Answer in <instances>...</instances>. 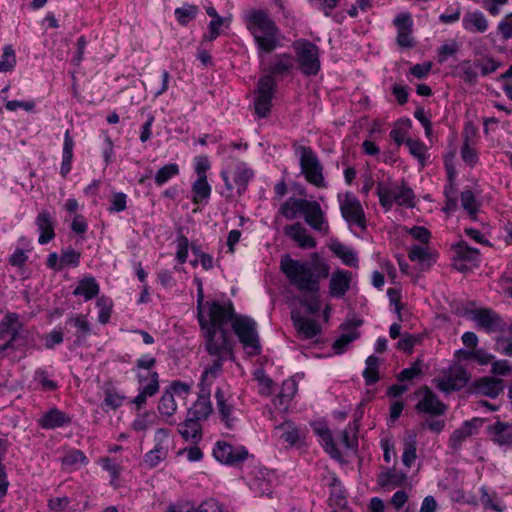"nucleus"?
<instances>
[{
  "label": "nucleus",
  "mask_w": 512,
  "mask_h": 512,
  "mask_svg": "<svg viewBox=\"0 0 512 512\" xmlns=\"http://www.w3.org/2000/svg\"><path fill=\"white\" fill-rule=\"evenodd\" d=\"M96 306L99 309L98 320L102 324H106L111 316L112 301L110 298L101 296L97 299Z\"/></svg>",
  "instance_id": "obj_60"
},
{
  "label": "nucleus",
  "mask_w": 512,
  "mask_h": 512,
  "mask_svg": "<svg viewBox=\"0 0 512 512\" xmlns=\"http://www.w3.org/2000/svg\"><path fill=\"white\" fill-rule=\"evenodd\" d=\"M99 465L103 470L109 473L112 481L118 479L123 470L122 460H118L116 458H101L99 460Z\"/></svg>",
  "instance_id": "obj_55"
},
{
  "label": "nucleus",
  "mask_w": 512,
  "mask_h": 512,
  "mask_svg": "<svg viewBox=\"0 0 512 512\" xmlns=\"http://www.w3.org/2000/svg\"><path fill=\"white\" fill-rule=\"evenodd\" d=\"M231 323L234 333L239 339L243 349L249 356H257L262 352L259 334L257 331V323L254 319L236 315L232 306V316L228 320Z\"/></svg>",
  "instance_id": "obj_5"
},
{
  "label": "nucleus",
  "mask_w": 512,
  "mask_h": 512,
  "mask_svg": "<svg viewBox=\"0 0 512 512\" xmlns=\"http://www.w3.org/2000/svg\"><path fill=\"white\" fill-rule=\"evenodd\" d=\"M87 463V457L82 451L78 449L68 450L62 458V465L70 470L80 469Z\"/></svg>",
  "instance_id": "obj_43"
},
{
  "label": "nucleus",
  "mask_w": 512,
  "mask_h": 512,
  "mask_svg": "<svg viewBox=\"0 0 512 512\" xmlns=\"http://www.w3.org/2000/svg\"><path fill=\"white\" fill-rule=\"evenodd\" d=\"M453 250L455 253L454 266L460 271H466L480 262L479 250L470 247L465 241L453 245Z\"/></svg>",
  "instance_id": "obj_16"
},
{
  "label": "nucleus",
  "mask_w": 512,
  "mask_h": 512,
  "mask_svg": "<svg viewBox=\"0 0 512 512\" xmlns=\"http://www.w3.org/2000/svg\"><path fill=\"white\" fill-rule=\"evenodd\" d=\"M223 364L224 362L219 360H212V363L204 369L199 383L200 392L210 394L212 384L222 373Z\"/></svg>",
  "instance_id": "obj_33"
},
{
  "label": "nucleus",
  "mask_w": 512,
  "mask_h": 512,
  "mask_svg": "<svg viewBox=\"0 0 512 512\" xmlns=\"http://www.w3.org/2000/svg\"><path fill=\"white\" fill-rule=\"evenodd\" d=\"M177 410V404L175 398L173 397V393L170 391H165L159 401L158 411L162 416L171 417L175 414Z\"/></svg>",
  "instance_id": "obj_52"
},
{
  "label": "nucleus",
  "mask_w": 512,
  "mask_h": 512,
  "mask_svg": "<svg viewBox=\"0 0 512 512\" xmlns=\"http://www.w3.org/2000/svg\"><path fill=\"white\" fill-rule=\"evenodd\" d=\"M480 502L485 509H490L496 512H503L505 510V505L498 498L496 493H490L487 488H480Z\"/></svg>",
  "instance_id": "obj_45"
},
{
  "label": "nucleus",
  "mask_w": 512,
  "mask_h": 512,
  "mask_svg": "<svg viewBox=\"0 0 512 512\" xmlns=\"http://www.w3.org/2000/svg\"><path fill=\"white\" fill-rule=\"evenodd\" d=\"M232 316V303L213 302L208 305L207 317L201 315L200 326L204 337L205 350L212 360L226 362L233 358V344L224 325Z\"/></svg>",
  "instance_id": "obj_1"
},
{
  "label": "nucleus",
  "mask_w": 512,
  "mask_h": 512,
  "mask_svg": "<svg viewBox=\"0 0 512 512\" xmlns=\"http://www.w3.org/2000/svg\"><path fill=\"white\" fill-rule=\"evenodd\" d=\"M247 29L253 35L257 52H272L281 44V33L275 22L263 10L251 9L243 13Z\"/></svg>",
  "instance_id": "obj_3"
},
{
  "label": "nucleus",
  "mask_w": 512,
  "mask_h": 512,
  "mask_svg": "<svg viewBox=\"0 0 512 512\" xmlns=\"http://www.w3.org/2000/svg\"><path fill=\"white\" fill-rule=\"evenodd\" d=\"M212 455L224 465L238 466L249 457V452L243 445H233L225 440H218L213 446Z\"/></svg>",
  "instance_id": "obj_12"
},
{
  "label": "nucleus",
  "mask_w": 512,
  "mask_h": 512,
  "mask_svg": "<svg viewBox=\"0 0 512 512\" xmlns=\"http://www.w3.org/2000/svg\"><path fill=\"white\" fill-rule=\"evenodd\" d=\"M215 398L221 420L225 422L228 428H233L236 421L234 395L228 390L218 388L215 392Z\"/></svg>",
  "instance_id": "obj_17"
},
{
  "label": "nucleus",
  "mask_w": 512,
  "mask_h": 512,
  "mask_svg": "<svg viewBox=\"0 0 512 512\" xmlns=\"http://www.w3.org/2000/svg\"><path fill=\"white\" fill-rule=\"evenodd\" d=\"M463 27L470 32L484 33L488 29V22L483 13H468L463 18Z\"/></svg>",
  "instance_id": "obj_41"
},
{
  "label": "nucleus",
  "mask_w": 512,
  "mask_h": 512,
  "mask_svg": "<svg viewBox=\"0 0 512 512\" xmlns=\"http://www.w3.org/2000/svg\"><path fill=\"white\" fill-rule=\"evenodd\" d=\"M138 384V394L135 398H133L132 403H134L138 408L142 407L148 397H152L159 392V379L150 378L145 381H139Z\"/></svg>",
  "instance_id": "obj_32"
},
{
  "label": "nucleus",
  "mask_w": 512,
  "mask_h": 512,
  "mask_svg": "<svg viewBox=\"0 0 512 512\" xmlns=\"http://www.w3.org/2000/svg\"><path fill=\"white\" fill-rule=\"evenodd\" d=\"M403 453H402V463L407 468H410L412 464L415 462L417 458L416 449H417V434L415 431H406L403 439Z\"/></svg>",
  "instance_id": "obj_31"
},
{
  "label": "nucleus",
  "mask_w": 512,
  "mask_h": 512,
  "mask_svg": "<svg viewBox=\"0 0 512 512\" xmlns=\"http://www.w3.org/2000/svg\"><path fill=\"white\" fill-rule=\"evenodd\" d=\"M469 317L475 323L476 328L487 333L503 330V323L500 316L491 309H473L469 311Z\"/></svg>",
  "instance_id": "obj_15"
},
{
  "label": "nucleus",
  "mask_w": 512,
  "mask_h": 512,
  "mask_svg": "<svg viewBox=\"0 0 512 512\" xmlns=\"http://www.w3.org/2000/svg\"><path fill=\"white\" fill-rule=\"evenodd\" d=\"M460 48V45L455 40H448L444 42L437 49V59L439 63H444L448 58L454 56Z\"/></svg>",
  "instance_id": "obj_58"
},
{
  "label": "nucleus",
  "mask_w": 512,
  "mask_h": 512,
  "mask_svg": "<svg viewBox=\"0 0 512 512\" xmlns=\"http://www.w3.org/2000/svg\"><path fill=\"white\" fill-rule=\"evenodd\" d=\"M293 47L301 72L306 76L316 75L320 70L319 48L307 40L296 41Z\"/></svg>",
  "instance_id": "obj_10"
},
{
  "label": "nucleus",
  "mask_w": 512,
  "mask_h": 512,
  "mask_svg": "<svg viewBox=\"0 0 512 512\" xmlns=\"http://www.w3.org/2000/svg\"><path fill=\"white\" fill-rule=\"evenodd\" d=\"M179 174V166L176 163H170L161 167L155 174V183L162 186L170 179Z\"/></svg>",
  "instance_id": "obj_57"
},
{
  "label": "nucleus",
  "mask_w": 512,
  "mask_h": 512,
  "mask_svg": "<svg viewBox=\"0 0 512 512\" xmlns=\"http://www.w3.org/2000/svg\"><path fill=\"white\" fill-rule=\"evenodd\" d=\"M480 421L478 419H473L471 421H465L463 425L456 429L449 440L450 446L454 449L461 446L463 441L466 440L467 437L473 435L478 428Z\"/></svg>",
  "instance_id": "obj_35"
},
{
  "label": "nucleus",
  "mask_w": 512,
  "mask_h": 512,
  "mask_svg": "<svg viewBox=\"0 0 512 512\" xmlns=\"http://www.w3.org/2000/svg\"><path fill=\"white\" fill-rule=\"evenodd\" d=\"M420 394L422 395V398L416 405L417 411L436 416L445 413L447 409L446 405L439 400L437 395H435L431 389L424 387L420 391Z\"/></svg>",
  "instance_id": "obj_19"
},
{
  "label": "nucleus",
  "mask_w": 512,
  "mask_h": 512,
  "mask_svg": "<svg viewBox=\"0 0 512 512\" xmlns=\"http://www.w3.org/2000/svg\"><path fill=\"white\" fill-rule=\"evenodd\" d=\"M456 355H462L466 360H475L480 365H487L494 359L492 354L483 349H474L471 351L459 350L456 352Z\"/></svg>",
  "instance_id": "obj_53"
},
{
  "label": "nucleus",
  "mask_w": 512,
  "mask_h": 512,
  "mask_svg": "<svg viewBox=\"0 0 512 512\" xmlns=\"http://www.w3.org/2000/svg\"><path fill=\"white\" fill-rule=\"evenodd\" d=\"M376 194L381 207L388 212L394 204L406 207L414 206V191L406 185L384 184L379 182L376 187Z\"/></svg>",
  "instance_id": "obj_6"
},
{
  "label": "nucleus",
  "mask_w": 512,
  "mask_h": 512,
  "mask_svg": "<svg viewBox=\"0 0 512 512\" xmlns=\"http://www.w3.org/2000/svg\"><path fill=\"white\" fill-rule=\"evenodd\" d=\"M297 378L298 375H295L283 381L281 390L273 399V404L278 410L286 411L288 409L290 402L298 390Z\"/></svg>",
  "instance_id": "obj_23"
},
{
  "label": "nucleus",
  "mask_w": 512,
  "mask_h": 512,
  "mask_svg": "<svg viewBox=\"0 0 512 512\" xmlns=\"http://www.w3.org/2000/svg\"><path fill=\"white\" fill-rule=\"evenodd\" d=\"M408 257L412 262H417L421 267H430L436 263L438 254L428 245H411Z\"/></svg>",
  "instance_id": "obj_24"
},
{
  "label": "nucleus",
  "mask_w": 512,
  "mask_h": 512,
  "mask_svg": "<svg viewBox=\"0 0 512 512\" xmlns=\"http://www.w3.org/2000/svg\"><path fill=\"white\" fill-rule=\"evenodd\" d=\"M178 432L184 440L191 441L193 444H197L202 439L200 421L190 416L178 425Z\"/></svg>",
  "instance_id": "obj_29"
},
{
  "label": "nucleus",
  "mask_w": 512,
  "mask_h": 512,
  "mask_svg": "<svg viewBox=\"0 0 512 512\" xmlns=\"http://www.w3.org/2000/svg\"><path fill=\"white\" fill-rule=\"evenodd\" d=\"M406 146L408 147L409 153L419 161L421 166H424L427 160V146L420 140L412 138L406 140Z\"/></svg>",
  "instance_id": "obj_50"
},
{
  "label": "nucleus",
  "mask_w": 512,
  "mask_h": 512,
  "mask_svg": "<svg viewBox=\"0 0 512 512\" xmlns=\"http://www.w3.org/2000/svg\"><path fill=\"white\" fill-rule=\"evenodd\" d=\"M291 320L298 339L318 342L322 327L317 319L299 309H292Z\"/></svg>",
  "instance_id": "obj_11"
},
{
  "label": "nucleus",
  "mask_w": 512,
  "mask_h": 512,
  "mask_svg": "<svg viewBox=\"0 0 512 512\" xmlns=\"http://www.w3.org/2000/svg\"><path fill=\"white\" fill-rule=\"evenodd\" d=\"M330 250L341 259L343 264L350 267L358 266V257L356 252L349 246L344 245L339 241H333L329 245Z\"/></svg>",
  "instance_id": "obj_38"
},
{
  "label": "nucleus",
  "mask_w": 512,
  "mask_h": 512,
  "mask_svg": "<svg viewBox=\"0 0 512 512\" xmlns=\"http://www.w3.org/2000/svg\"><path fill=\"white\" fill-rule=\"evenodd\" d=\"M278 213L287 220H294L302 214L311 229L323 236L330 233L326 214L317 201L290 197L281 204Z\"/></svg>",
  "instance_id": "obj_4"
},
{
  "label": "nucleus",
  "mask_w": 512,
  "mask_h": 512,
  "mask_svg": "<svg viewBox=\"0 0 512 512\" xmlns=\"http://www.w3.org/2000/svg\"><path fill=\"white\" fill-rule=\"evenodd\" d=\"M394 25L397 28V44L404 48H410L414 45L412 37L413 21L409 13L398 14L394 21Z\"/></svg>",
  "instance_id": "obj_20"
},
{
  "label": "nucleus",
  "mask_w": 512,
  "mask_h": 512,
  "mask_svg": "<svg viewBox=\"0 0 512 512\" xmlns=\"http://www.w3.org/2000/svg\"><path fill=\"white\" fill-rule=\"evenodd\" d=\"M34 380L41 386L42 390L53 391L57 388V383L50 379V376L46 370H36L34 374Z\"/></svg>",
  "instance_id": "obj_63"
},
{
  "label": "nucleus",
  "mask_w": 512,
  "mask_h": 512,
  "mask_svg": "<svg viewBox=\"0 0 512 512\" xmlns=\"http://www.w3.org/2000/svg\"><path fill=\"white\" fill-rule=\"evenodd\" d=\"M504 389L503 382L500 379L484 377L476 381L472 391L476 395L496 398Z\"/></svg>",
  "instance_id": "obj_25"
},
{
  "label": "nucleus",
  "mask_w": 512,
  "mask_h": 512,
  "mask_svg": "<svg viewBox=\"0 0 512 512\" xmlns=\"http://www.w3.org/2000/svg\"><path fill=\"white\" fill-rule=\"evenodd\" d=\"M211 412L212 405L210 401V394L200 392L197 401L189 409L188 416L201 421L207 419Z\"/></svg>",
  "instance_id": "obj_37"
},
{
  "label": "nucleus",
  "mask_w": 512,
  "mask_h": 512,
  "mask_svg": "<svg viewBox=\"0 0 512 512\" xmlns=\"http://www.w3.org/2000/svg\"><path fill=\"white\" fill-rule=\"evenodd\" d=\"M212 191L211 185L207 179L196 178L192 184V202L194 204H206L210 198Z\"/></svg>",
  "instance_id": "obj_39"
},
{
  "label": "nucleus",
  "mask_w": 512,
  "mask_h": 512,
  "mask_svg": "<svg viewBox=\"0 0 512 512\" xmlns=\"http://www.w3.org/2000/svg\"><path fill=\"white\" fill-rule=\"evenodd\" d=\"M231 174L239 194H242L246 191L249 182L254 177V171L249 167L247 163L242 161L235 162L231 170Z\"/></svg>",
  "instance_id": "obj_26"
},
{
  "label": "nucleus",
  "mask_w": 512,
  "mask_h": 512,
  "mask_svg": "<svg viewBox=\"0 0 512 512\" xmlns=\"http://www.w3.org/2000/svg\"><path fill=\"white\" fill-rule=\"evenodd\" d=\"M460 201L462 208L468 213L472 220L477 219L480 202L476 199L475 194L471 190L461 192Z\"/></svg>",
  "instance_id": "obj_44"
},
{
  "label": "nucleus",
  "mask_w": 512,
  "mask_h": 512,
  "mask_svg": "<svg viewBox=\"0 0 512 512\" xmlns=\"http://www.w3.org/2000/svg\"><path fill=\"white\" fill-rule=\"evenodd\" d=\"M193 167L197 178L207 179V171L211 168V163L207 156H196L193 160Z\"/></svg>",
  "instance_id": "obj_64"
},
{
  "label": "nucleus",
  "mask_w": 512,
  "mask_h": 512,
  "mask_svg": "<svg viewBox=\"0 0 512 512\" xmlns=\"http://www.w3.org/2000/svg\"><path fill=\"white\" fill-rule=\"evenodd\" d=\"M100 287L96 279L92 276H86L79 280L73 294L82 296L85 301L91 300L98 295Z\"/></svg>",
  "instance_id": "obj_36"
},
{
  "label": "nucleus",
  "mask_w": 512,
  "mask_h": 512,
  "mask_svg": "<svg viewBox=\"0 0 512 512\" xmlns=\"http://www.w3.org/2000/svg\"><path fill=\"white\" fill-rule=\"evenodd\" d=\"M275 475L267 469H259L249 482L250 489L258 496H270L273 489Z\"/></svg>",
  "instance_id": "obj_21"
},
{
  "label": "nucleus",
  "mask_w": 512,
  "mask_h": 512,
  "mask_svg": "<svg viewBox=\"0 0 512 512\" xmlns=\"http://www.w3.org/2000/svg\"><path fill=\"white\" fill-rule=\"evenodd\" d=\"M352 272L338 269L331 275L329 281V292L332 297L343 298L350 289Z\"/></svg>",
  "instance_id": "obj_22"
},
{
  "label": "nucleus",
  "mask_w": 512,
  "mask_h": 512,
  "mask_svg": "<svg viewBox=\"0 0 512 512\" xmlns=\"http://www.w3.org/2000/svg\"><path fill=\"white\" fill-rule=\"evenodd\" d=\"M412 127V122L409 118H401L399 119L393 129L390 131V137L391 139L397 144V145H406V140L409 138L408 134Z\"/></svg>",
  "instance_id": "obj_42"
},
{
  "label": "nucleus",
  "mask_w": 512,
  "mask_h": 512,
  "mask_svg": "<svg viewBox=\"0 0 512 512\" xmlns=\"http://www.w3.org/2000/svg\"><path fill=\"white\" fill-rule=\"evenodd\" d=\"M359 337V333L355 327L353 328H344L342 334L335 340L333 344V349L336 354H341L345 350V348L354 340Z\"/></svg>",
  "instance_id": "obj_47"
},
{
  "label": "nucleus",
  "mask_w": 512,
  "mask_h": 512,
  "mask_svg": "<svg viewBox=\"0 0 512 512\" xmlns=\"http://www.w3.org/2000/svg\"><path fill=\"white\" fill-rule=\"evenodd\" d=\"M276 88L277 82L271 76H262L259 79L254 101L255 113L259 117L264 118L269 114Z\"/></svg>",
  "instance_id": "obj_14"
},
{
  "label": "nucleus",
  "mask_w": 512,
  "mask_h": 512,
  "mask_svg": "<svg viewBox=\"0 0 512 512\" xmlns=\"http://www.w3.org/2000/svg\"><path fill=\"white\" fill-rule=\"evenodd\" d=\"M459 76L461 79H463L465 82L474 84L477 81L478 78V65L477 62H471L469 60L462 61L459 66Z\"/></svg>",
  "instance_id": "obj_46"
},
{
  "label": "nucleus",
  "mask_w": 512,
  "mask_h": 512,
  "mask_svg": "<svg viewBox=\"0 0 512 512\" xmlns=\"http://www.w3.org/2000/svg\"><path fill=\"white\" fill-rule=\"evenodd\" d=\"M21 326L18 314L7 313L0 320V336L18 342L21 338Z\"/></svg>",
  "instance_id": "obj_27"
},
{
  "label": "nucleus",
  "mask_w": 512,
  "mask_h": 512,
  "mask_svg": "<svg viewBox=\"0 0 512 512\" xmlns=\"http://www.w3.org/2000/svg\"><path fill=\"white\" fill-rule=\"evenodd\" d=\"M230 24V18L217 16L216 19H212L208 26V33L203 36L204 40L213 41L215 40L224 28H228Z\"/></svg>",
  "instance_id": "obj_48"
},
{
  "label": "nucleus",
  "mask_w": 512,
  "mask_h": 512,
  "mask_svg": "<svg viewBox=\"0 0 512 512\" xmlns=\"http://www.w3.org/2000/svg\"><path fill=\"white\" fill-rule=\"evenodd\" d=\"M424 363L422 360L415 361L410 367L403 369L397 376L399 381H409L420 376L423 372Z\"/></svg>",
  "instance_id": "obj_61"
},
{
  "label": "nucleus",
  "mask_w": 512,
  "mask_h": 512,
  "mask_svg": "<svg viewBox=\"0 0 512 512\" xmlns=\"http://www.w3.org/2000/svg\"><path fill=\"white\" fill-rule=\"evenodd\" d=\"M280 268L289 282L301 292H317L320 280L329 275V265L318 253H313L310 261L295 260L286 254L281 258Z\"/></svg>",
  "instance_id": "obj_2"
},
{
  "label": "nucleus",
  "mask_w": 512,
  "mask_h": 512,
  "mask_svg": "<svg viewBox=\"0 0 512 512\" xmlns=\"http://www.w3.org/2000/svg\"><path fill=\"white\" fill-rule=\"evenodd\" d=\"M275 433L288 446H297L301 443L303 432L293 423L284 422L275 428Z\"/></svg>",
  "instance_id": "obj_30"
},
{
  "label": "nucleus",
  "mask_w": 512,
  "mask_h": 512,
  "mask_svg": "<svg viewBox=\"0 0 512 512\" xmlns=\"http://www.w3.org/2000/svg\"><path fill=\"white\" fill-rule=\"evenodd\" d=\"M70 421V418L64 412L53 408L42 415L39 423L44 429H55L68 425Z\"/></svg>",
  "instance_id": "obj_34"
},
{
  "label": "nucleus",
  "mask_w": 512,
  "mask_h": 512,
  "mask_svg": "<svg viewBox=\"0 0 512 512\" xmlns=\"http://www.w3.org/2000/svg\"><path fill=\"white\" fill-rule=\"evenodd\" d=\"M73 148L74 141L70 135L69 130L65 132L64 135V143H63V151H62V163L60 168V174L63 177H66L72 168V159H73Z\"/></svg>",
  "instance_id": "obj_40"
},
{
  "label": "nucleus",
  "mask_w": 512,
  "mask_h": 512,
  "mask_svg": "<svg viewBox=\"0 0 512 512\" xmlns=\"http://www.w3.org/2000/svg\"><path fill=\"white\" fill-rule=\"evenodd\" d=\"M492 432L495 441L499 444L503 445L512 443L511 427L508 424L497 422L493 425Z\"/></svg>",
  "instance_id": "obj_56"
},
{
  "label": "nucleus",
  "mask_w": 512,
  "mask_h": 512,
  "mask_svg": "<svg viewBox=\"0 0 512 512\" xmlns=\"http://www.w3.org/2000/svg\"><path fill=\"white\" fill-rule=\"evenodd\" d=\"M365 363L366 367L363 371V377L367 385H372L379 380L378 369L380 361L379 358L371 355L366 359Z\"/></svg>",
  "instance_id": "obj_49"
},
{
  "label": "nucleus",
  "mask_w": 512,
  "mask_h": 512,
  "mask_svg": "<svg viewBox=\"0 0 512 512\" xmlns=\"http://www.w3.org/2000/svg\"><path fill=\"white\" fill-rule=\"evenodd\" d=\"M300 157L301 172L305 179L317 188L326 187L323 175V166L317 154L310 148L301 146L297 148Z\"/></svg>",
  "instance_id": "obj_8"
},
{
  "label": "nucleus",
  "mask_w": 512,
  "mask_h": 512,
  "mask_svg": "<svg viewBox=\"0 0 512 512\" xmlns=\"http://www.w3.org/2000/svg\"><path fill=\"white\" fill-rule=\"evenodd\" d=\"M468 380L467 371L460 365H453L434 378L433 383L441 392L450 393L463 388Z\"/></svg>",
  "instance_id": "obj_13"
},
{
  "label": "nucleus",
  "mask_w": 512,
  "mask_h": 512,
  "mask_svg": "<svg viewBox=\"0 0 512 512\" xmlns=\"http://www.w3.org/2000/svg\"><path fill=\"white\" fill-rule=\"evenodd\" d=\"M283 231L301 249H313L317 246L316 239L300 222L286 225Z\"/></svg>",
  "instance_id": "obj_18"
},
{
  "label": "nucleus",
  "mask_w": 512,
  "mask_h": 512,
  "mask_svg": "<svg viewBox=\"0 0 512 512\" xmlns=\"http://www.w3.org/2000/svg\"><path fill=\"white\" fill-rule=\"evenodd\" d=\"M70 504L71 499L65 495L50 497L47 501L48 510L51 512H65Z\"/></svg>",
  "instance_id": "obj_62"
},
{
  "label": "nucleus",
  "mask_w": 512,
  "mask_h": 512,
  "mask_svg": "<svg viewBox=\"0 0 512 512\" xmlns=\"http://www.w3.org/2000/svg\"><path fill=\"white\" fill-rule=\"evenodd\" d=\"M197 7L191 4H185L175 10V17L181 25H186L197 15Z\"/></svg>",
  "instance_id": "obj_59"
},
{
  "label": "nucleus",
  "mask_w": 512,
  "mask_h": 512,
  "mask_svg": "<svg viewBox=\"0 0 512 512\" xmlns=\"http://www.w3.org/2000/svg\"><path fill=\"white\" fill-rule=\"evenodd\" d=\"M16 65V54L13 47L9 44L2 47L0 55V72L6 73L14 69Z\"/></svg>",
  "instance_id": "obj_51"
},
{
  "label": "nucleus",
  "mask_w": 512,
  "mask_h": 512,
  "mask_svg": "<svg viewBox=\"0 0 512 512\" xmlns=\"http://www.w3.org/2000/svg\"><path fill=\"white\" fill-rule=\"evenodd\" d=\"M35 224L39 231L38 242L42 245L49 243L54 237V221L51 214L43 210L36 217Z\"/></svg>",
  "instance_id": "obj_28"
},
{
  "label": "nucleus",
  "mask_w": 512,
  "mask_h": 512,
  "mask_svg": "<svg viewBox=\"0 0 512 512\" xmlns=\"http://www.w3.org/2000/svg\"><path fill=\"white\" fill-rule=\"evenodd\" d=\"M167 456V450L160 444H157L152 450L144 456V464L148 468H154L160 464Z\"/></svg>",
  "instance_id": "obj_54"
},
{
  "label": "nucleus",
  "mask_w": 512,
  "mask_h": 512,
  "mask_svg": "<svg viewBox=\"0 0 512 512\" xmlns=\"http://www.w3.org/2000/svg\"><path fill=\"white\" fill-rule=\"evenodd\" d=\"M271 52L258 51L259 65L264 76H271L276 80L277 77H285L292 73L295 68V58L289 53H277L269 55Z\"/></svg>",
  "instance_id": "obj_7"
},
{
  "label": "nucleus",
  "mask_w": 512,
  "mask_h": 512,
  "mask_svg": "<svg viewBox=\"0 0 512 512\" xmlns=\"http://www.w3.org/2000/svg\"><path fill=\"white\" fill-rule=\"evenodd\" d=\"M343 219L349 227L365 229L366 217L360 200L352 192L339 193L337 196Z\"/></svg>",
  "instance_id": "obj_9"
}]
</instances>
